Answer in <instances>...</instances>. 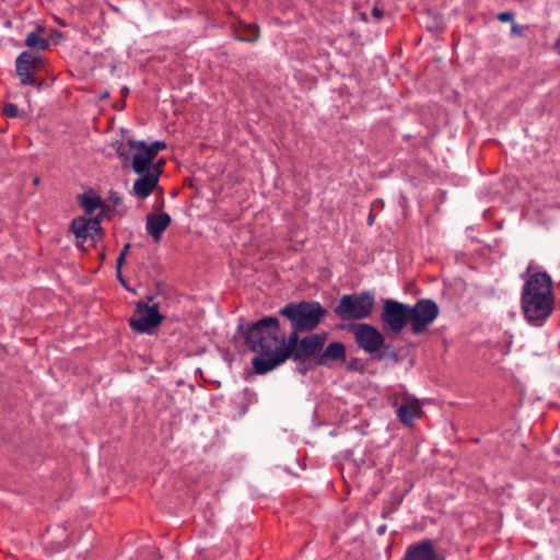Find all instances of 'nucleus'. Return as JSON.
<instances>
[{"label":"nucleus","mask_w":560,"mask_h":560,"mask_svg":"<svg viewBox=\"0 0 560 560\" xmlns=\"http://www.w3.org/2000/svg\"><path fill=\"white\" fill-rule=\"evenodd\" d=\"M285 338L281 332L280 320L276 316H264L254 323H240L237 332L244 339L252 352L259 353L252 360L256 374H266L289 359L302 361L311 358L325 347L328 334H310L300 338V332H306L298 327Z\"/></svg>","instance_id":"1"},{"label":"nucleus","mask_w":560,"mask_h":560,"mask_svg":"<svg viewBox=\"0 0 560 560\" xmlns=\"http://www.w3.org/2000/svg\"><path fill=\"white\" fill-rule=\"evenodd\" d=\"M529 265L521 278L524 284L521 292V310L525 320L534 327H542L556 307L553 281L547 271L530 273Z\"/></svg>","instance_id":"2"},{"label":"nucleus","mask_w":560,"mask_h":560,"mask_svg":"<svg viewBox=\"0 0 560 560\" xmlns=\"http://www.w3.org/2000/svg\"><path fill=\"white\" fill-rule=\"evenodd\" d=\"M279 315L285 317L291 327L310 332L320 324L327 310L317 301L290 302L279 310Z\"/></svg>","instance_id":"3"},{"label":"nucleus","mask_w":560,"mask_h":560,"mask_svg":"<svg viewBox=\"0 0 560 560\" xmlns=\"http://www.w3.org/2000/svg\"><path fill=\"white\" fill-rule=\"evenodd\" d=\"M375 305L373 291L345 294L334 307V314L341 320H361L371 316Z\"/></svg>","instance_id":"4"},{"label":"nucleus","mask_w":560,"mask_h":560,"mask_svg":"<svg viewBox=\"0 0 560 560\" xmlns=\"http://www.w3.org/2000/svg\"><path fill=\"white\" fill-rule=\"evenodd\" d=\"M145 300H139L136 303V311L129 318L130 328L138 334H153L165 319V316L159 312V303L149 304L154 300V295H147Z\"/></svg>","instance_id":"5"},{"label":"nucleus","mask_w":560,"mask_h":560,"mask_svg":"<svg viewBox=\"0 0 560 560\" xmlns=\"http://www.w3.org/2000/svg\"><path fill=\"white\" fill-rule=\"evenodd\" d=\"M126 145L133 152L132 158L129 152L126 151L124 142H117L115 151L124 163L131 161V166L135 173L148 171V167L152 162H154L159 154L144 140L128 139Z\"/></svg>","instance_id":"6"},{"label":"nucleus","mask_w":560,"mask_h":560,"mask_svg":"<svg viewBox=\"0 0 560 560\" xmlns=\"http://www.w3.org/2000/svg\"><path fill=\"white\" fill-rule=\"evenodd\" d=\"M380 319L385 331L400 334L409 324V304L393 300H382Z\"/></svg>","instance_id":"7"},{"label":"nucleus","mask_w":560,"mask_h":560,"mask_svg":"<svg viewBox=\"0 0 560 560\" xmlns=\"http://www.w3.org/2000/svg\"><path fill=\"white\" fill-rule=\"evenodd\" d=\"M46 59L37 51L24 50L15 60V72L22 85H31L39 89L43 82L34 77V73L45 69Z\"/></svg>","instance_id":"8"},{"label":"nucleus","mask_w":560,"mask_h":560,"mask_svg":"<svg viewBox=\"0 0 560 560\" xmlns=\"http://www.w3.org/2000/svg\"><path fill=\"white\" fill-rule=\"evenodd\" d=\"M439 305L431 299H420L413 305H409L411 334L415 336L422 335L439 317Z\"/></svg>","instance_id":"9"},{"label":"nucleus","mask_w":560,"mask_h":560,"mask_svg":"<svg viewBox=\"0 0 560 560\" xmlns=\"http://www.w3.org/2000/svg\"><path fill=\"white\" fill-rule=\"evenodd\" d=\"M348 330L352 332L357 346L371 355L383 346L384 335L374 325L354 323L348 326Z\"/></svg>","instance_id":"10"},{"label":"nucleus","mask_w":560,"mask_h":560,"mask_svg":"<svg viewBox=\"0 0 560 560\" xmlns=\"http://www.w3.org/2000/svg\"><path fill=\"white\" fill-rule=\"evenodd\" d=\"M105 218L103 213H97L95 217H77L70 223V231L74 234L75 238L90 240V246L94 247L104 235L102 221Z\"/></svg>","instance_id":"11"},{"label":"nucleus","mask_w":560,"mask_h":560,"mask_svg":"<svg viewBox=\"0 0 560 560\" xmlns=\"http://www.w3.org/2000/svg\"><path fill=\"white\" fill-rule=\"evenodd\" d=\"M311 358H313L314 366L331 368L335 362H346L347 348L341 341H332Z\"/></svg>","instance_id":"12"},{"label":"nucleus","mask_w":560,"mask_h":560,"mask_svg":"<svg viewBox=\"0 0 560 560\" xmlns=\"http://www.w3.org/2000/svg\"><path fill=\"white\" fill-rule=\"evenodd\" d=\"M401 560H443L431 539H423L409 545Z\"/></svg>","instance_id":"13"},{"label":"nucleus","mask_w":560,"mask_h":560,"mask_svg":"<svg viewBox=\"0 0 560 560\" xmlns=\"http://www.w3.org/2000/svg\"><path fill=\"white\" fill-rule=\"evenodd\" d=\"M172 218L166 212L149 213L147 215L145 230L155 243L162 238L164 231L171 225Z\"/></svg>","instance_id":"14"},{"label":"nucleus","mask_w":560,"mask_h":560,"mask_svg":"<svg viewBox=\"0 0 560 560\" xmlns=\"http://www.w3.org/2000/svg\"><path fill=\"white\" fill-rule=\"evenodd\" d=\"M422 413L421 404L417 398L407 400L397 409V417L406 427H412L413 421L421 418Z\"/></svg>","instance_id":"15"},{"label":"nucleus","mask_w":560,"mask_h":560,"mask_svg":"<svg viewBox=\"0 0 560 560\" xmlns=\"http://www.w3.org/2000/svg\"><path fill=\"white\" fill-rule=\"evenodd\" d=\"M139 177L135 180L132 191L141 199L148 198L159 185L155 175H151L148 171L137 173Z\"/></svg>","instance_id":"16"},{"label":"nucleus","mask_w":560,"mask_h":560,"mask_svg":"<svg viewBox=\"0 0 560 560\" xmlns=\"http://www.w3.org/2000/svg\"><path fill=\"white\" fill-rule=\"evenodd\" d=\"M77 200L88 215H92L103 205L102 197L93 188L78 195Z\"/></svg>","instance_id":"17"},{"label":"nucleus","mask_w":560,"mask_h":560,"mask_svg":"<svg viewBox=\"0 0 560 560\" xmlns=\"http://www.w3.org/2000/svg\"><path fill=\"white\" fill-rule=\"evenodd\" d=\"M373 358L377 361L388 360L397 364L400 363L405 357L400 354L399 349L386 342V339L384 338L383 346L378 349L377 352L373 353Z\"/></svg>","instance_id":"18"},{"label":"nucleus","mask_w":560,"mask_h":560,"mask_svg":"<svg viewBox=\"0 0 560 560\" xmlns=\"http://www.w3.org/2000/svg\"><path fill=\"white\" fill-rule=\"evenodd\" d=\"M51 37H26L25 39V46H27L32 51L40 52L42 50H45L50 45ZM56 40L54 42L55 45H58L60 43V39L63 37H55Z\"/></svg>","instance_id":"19"},{"label":"nucleus","mask_w":560,"mask_h":560,"mask_svg":"<svg viewBox=\"0 0 560 560\" xmlns=\"http://www.w3.org/2000/svg\"><path fill=\"white\" fill-rule=\"evenodd\" d=\"M18 22L21 23V31L25 33V35H43L46 32L44 25L30 21L27 23L23 22L21 19H18Z\"/></svg>","instance_id":"20"},{"label":"nucleus","mask_w":560,"mask_h":560,"mask_svg":"<svg viewBox=\"0 0 560 560\" xmlns=\"http://www.w3.org/2000/svg\"><path fill=\"white\" fill-rule=\"evenodd\" d=\"M296 363V371L301 375H306L310 370L314 369L313 358H304L302 361L293 360Z\"/></svg>","instance_id":"21"},{"label":"nucleus","mask_w":560,"mask_h":560,"mask_svg":"<svg viewBox=\"0 0 560 560\" xmlns=\"http://www.w3.org/2000/svg\"><path fill=\"white\" fill-rule=\"evenodd\" d=\"M2 115L8 118H16L21 117L23 115V112H21L16 104L14 103H7L3 106Z\"/></svg>","instance_id":"22"},{"label":"nucleus","mask_w":560,"mask_h":560,"mask_svg":"<svg viewBox=\"0 0 560 560\" xmlns=\"http://www.w3.org/2000/svg\"><path fill=\"white\" fill-rule=\"evenodd\" d=\"M347 371L348 372H358V373H364L365 371V366L362 362L361 359L359 358H351L348 362H347Z\"/></svg>","instance_id":"23"},{"label":"nucleus","mask_w":560,"mask_h":560,"mask_svg":"<svg viewBox=\"0 0 560 560\" xmlns=\"http://www.w3.org/2000/svg\"><path fill=\"white\" fill-rule=\"evenodd\" d=\"M429 16H432L433 22L427 23V30L428 31H442L443 30V23H442V16L439 14H433L431 11H428Z\"/></svg>","instance_id":"24"},{"label":"nucleus","mask_w":560,"mask_h":560,"mask_svg":"<svg viewBox=\"0 0 560 560\" xmlns=\"http://www.w3.org/2000/svg\"><path fill=\"white\" fill-rule=\"evenodd\" d=\"M164 165L165 161L163 159H161L156 163L152 162V164H150V166L148 167V173L151 175H155V177L160 180Z\"/></svg>","instance_id":"25"},{"label":"nucleus","mask_w":560,"mask_h":560,"mask_svg":"<svg viewBox=\"0 0 560 560\" xmlns=\"http://www.w3.org/2000/svg\"><path fill=\"white\" fill-rule=\"evenodd\" d=\"M515 13L513 11H503L497 14V21L502 23H513Z\"/></svg>","instance_id":"26"},{"label":"nucleus","mask_w":560,"mask_h":560,"mask_svg":"<svg viewBox=\"0 0 560 560\" xmlns=\"http://www.w3.org/2000/svg\"><path fill=\"white\" fill-rule=\"evenodd\" d=\"M98 209L104 218L110 219V213L115 211V205H109L103 200V205Z\"/></svg>","instance_id":"27"},{"label":"nucleus","mask_w":560,"mask_h":560,"mask_svg":"<svg viewBox=\"0 0 560 560\" xmlns=\"http://www.w3.org/2000/svg\"><path fill=\"white\" fill-rule=\"evenodd\" d=\"M385 14L384 8L376 2L372 8L371 15L375 21H380Z\"/></svg>","instance_id":"28"},{"label":"nucleus","mask_w":560,"mask_h":560,"mask_svg":"<svg viewBox=\"0 0 560 560\" xmlns=\"http://www.w3.org/2000/svg\"><path fill=\"white\" fill-rule=\"evenodd\" d=\"M109 205H115V210L121 205L122 200L121 197L116 191H110L109 194Z\"/></svg>","instance_id":"29"},{"label":"nucleus","mask_w":560,"mask_h":560,"mask_svg":"<svg viewBox=\"0 0 560 560\" xmlns=\"http://www.w3.org/2000/svg\"><path fill=\"white\" fill-rule=\"evenodd\" d=\"M527 30H528V26H522V25H518L513 22V23H511L510 34L511 35H522V32L527 31Z\"/></svg>","instance_id":"30"},{"label":"nucleus","mask_w":560,"mask_h":560,"mask_svg":"<svg viewBox=\"0 0 560 560\" xmlns=\"http://www.w3.org/2000/svg\"><path fill=\"white\" fill-rule=\"evenodd\" d=\"M150 147H152V149L159 153L160 151L165 150L167 148V144L165 141L156 140V141H153L150 144Z\"/></svg>","instance_id":"31"},{"label":"nucleus","mask_w":560,"mask_h":560,"mask_svg":"<svg viewBox=\"0 0 560 560\" xmlns=\"http://www.w3.org/2000/svg\"><path fill=\"white\" fill-rule=\"evenodd\" d=\"M126 256L125 254H119V256L116 259V273H120V270L122 268V265L125 264Z\"/></svg>","instance_id":"32"},{"label":"nucleus","mask_w":560,"mask_h":560,"mask_svg":"<svg viewBox=\"0 0 560 560\" xmlns=\"http://www.w3.org/2000/svg\"><path fill=\"white\" fill-rule=\"evenodd\" d=\"M88 240H83V238H77V247L83 252H86L88 248L84 246V243L86 242Z\"/></svg>","instance_id":"33"},{"label":"nucleus","mask_w":560,"mask_h":560,"mask_svg":"<svg viewBox=\"0 0 560 560\" xmlns=\"http://www.w3.org/2000/svg\"><path fill=\"white\" fill-rule=\"evenodd\" d=\"M116 277H117L118 281L121 283V285L124 288H126L127 290H130V288L128 287V284H127V282L125 280L121 271H120V273H116Z\"/></svg>","instance_id":"34"},{"label":"nucleus","mask_w":560,"mask_h":560,"mask_svg":"<svg viewBox=\"0 0 560 560\" xmlns=\"http://www.w3.org/2000/svg\"><path fill=\"white\" fill-rule=\"evenodd\" d=\"M122 100H126V97L129 95L130 91L128 86H122L120 90Z\"/></svg>","instance_id":"35"},{"label":"nucleus","mask_w":560,"mask_h":560,"mask_svg":"<svg viewBox=\"0 0 560 560\" xmlns=\"http://www.w3.org/2000/svg\"><path fill=\"white\" fill-rule=\"evenodd\" d=\"M238 40H242V42H250V43H254L256 42V39L258 37H245V36H242V37H236Z\"/></svg>","instance_id":"36"},{"label":"nucleus","mask_w":560,"mask_h":560,"mask_svg":"<svg viewBox=\"0 0 560 560\" xmlns=\"http://www.w3.org/2000/svg\"><path fill=\"white\" fill-rule=\"evenodd\" d=\"M352 456H353V450H347V451L345 452V456H343V457H345V459H347V460H350V459H351V460H352Z\"/></svg>","instance_id":"37"},{"label":"nucleus","mask_w":560,"mask_h":560,"mask_svg":"<svg viewBox=\"0 0 560 560\" xmlns=\"http://www.w3.org/2000/svg\"><path fill=\"white\" fill-rule=\"evenodd\" d=\"M386 529H387V526H386L385 524H383V525H381V526H378V527H377L376 533H377L378 535H384V534H385V532H386Z\"/></svg>","instance_id":"38"},{"label":"nucleus","mask_w":560,"mask_h":560,"mask_svg":"<svg viewBox=\"0 0 560 560\" xmlns=\"http://www.w3.org/2000/svg\"><path fill=\"white\" fill-rule=\"evenodd\" d=\"M230 33L233 36L240 35V31L235 28L233 23H231V25H230Z\"/></svg>","instance_id":"39"},{"label":"nucleus","mask_w":560,"mask_h":560,"mask_svg":"<svg viewBox=\"0 0 560 560\" xmlns=\"http://www.w3.org/2000/svg\"><path fill=\"white\" fill-rule=\"evenodd\" d=\"M125 107H126V102H125V100H121V102H120V103H118V105H115V108H116L117 110H121V109H124Z\"/></svg>","instance_id":"40"},{"label":"nucleus","mask_w":560,"mask_h":560,"mask_svg":"<svg viewBox=\"0 0 560 560\" xmlns=\"http://www.w3.org/2000/svg\"><path fill=\"white\" fill-rule=\"evenodd\" d=\"M390 513H392L390 510H383L381 512V516H382V518H387L390 515Z\"/></svg>","instance_id":"41"},{"label":"nucleus","mask_w":560,"mask_h":560,"mask_svg":"<svg viewBox=\"0 0 560 560\" xmlns=\"http://www.w3.org/2000/svg\"><path fill=\"white\" fill-rule=\"evenodd\" d=\"M129 248H130V243L125 244V246L121 249L120 254H125V256H127Z\"/></svg>","instance_id":"42"},{"label":"nucleus","mask_w":560,"mask_h":560,"mask_svg":"<svg viewBox=\"0 0 560 560\" xmlns=\"http://www.w3.org/2000/svg\"><path fill=\"white\" fill-rule=\"evenodd\" d=\"M48 35H56V36H59V35H63L59 30L57 28H52L50 30L49 34Z\"/></svg>","instance_id":"43"},{"label":"nucleus","mask_w":560,"mask_h":560,"mask_svg":"<svg viewBox=\"0 0 560 560\" xmlns=\"http://www.w3.org/2000/svg\"><path fill=\"white\" fill-rule=\"evenodd\" d=\"M373 223H374V215L372 212H370L369 218H368V224L372 225Z\"/></svg>","instance_id":"44"},{"label":"nucleus","mask_w":560,"mask_h":560,"mask_svg":"<svg viewBox=\"0 0 560 560\" xmlns=\"http://www.w3.org/2000/svg\"><path fill=\"white\" fill-rule=\"evenodd\" d=\"M556 50L560 54V37H558L556 44H555Z\"/></svg>","instance_id":"45"},{"label":"nucleus","mask_w":560,"mask_h":560,"mask_svg":"<svg viewBox=\"0 0 560 560\" xmlns=\"http://www.w3.org/2000/svg\"><path fill=\"white\" fill-rule=\"evenodd\" d=\"M109 97V92L108 91H105L102 95H101V100H105V98H108Z\"/></svg>","instance_id":"46"},{"label":"nucleus","mask_w":560,"mask_h":560,"mask_svg":"<svg viewBox=\"0 0 560 560\" xmlns=\"http://www.w3.org/2000/svg\"><path fill=\"white\" fill-rule=\"evenodd\" d=\"M360 18H361L362 21H368V15H366L365 12H361L360 13Z\"/></svg>","instance_id":"47"},{"label":"nucleus","mask_w":560,"mask_h":560,"mask_svg":"<svg viewBox=\"0 0 560 560\" xmlns=\"http://www.w3.org/2000/svg\"><path fill=\"white\" fill-rule=\"evenodd\" d=\"M11 24H12V21H11V20L7 19V20L4 21V25H5V26H10Z\"/></svg>","instance_id":"48"},{"label":"nucleus","mask_w":560,"mask_h":560,"mask_svg":"<svg viewBox=\"0 0 560 560\" xmlns=\"http://www.w3.org/2000/svg\"><path fill=\"white\" fill-rule=\"evenodd\" d=\"M39 180H40V179H39V177H35V178L33 179V184H34V185H38V184H39Z\"/></svg>","instance_id":"49"},{"label":"nucleus","mask_w":560,"mask_h":560,"mask_svg":"<svg viewBox=\"0 0 560 560\" xmlns=\"http://www.w3.org/2000/svg\"><path fill=\"white\" fill-rule=\"evenodd\" d=\"M100 258L103 260L105 258V253H101Z\"/></svg>","instance_id":"50"},{"label":"nucleus","mask_w":560,"mask_h":560,"mask_svg":"<svg viewBox=\"0 0 560 560\" xmlns=\"http://www.w3.org/2000/svg\"><path fill=\"white\" fill-rule=\"evenodd\" d=\"M59 22L60 25H65V22H62V20H57Z\"/></svg>","instance_id":"51"},{"label":"nucleus","mask_w":560,"mask_h":560,"mask_svg":"<svg viewBox=\"0 0 560 560\" xmlns=\"http://www.w3.org/2000/svg\"><path fill=\"white\" fill-rule=\"evenodd\" d=\"M254 26L256 27L257 33H258L259 32L258 24H254Z\"/></svg>","instance_id":"52"}]
</instances>
